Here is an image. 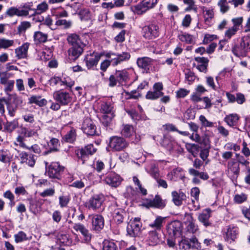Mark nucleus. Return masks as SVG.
<instances>
[{"label": "nucleus", "mask_w": 250, "mask_h": 250, "mask_svg": "<svg viewBox=\"0 0 250 250\" xmlns=\"http://www.w3.org/2000/svg\"><path fill=\"white\" fill-rule=\"evenodd\" d=\"M123 179L118 174L113 171H111L105 174L104 176L103 181L105 184L112 187L116 188L121 183Z\"/></svg>", "instance_id": "14"}, {"label": "nucleus", "mask_w": 250, "mask_h": 250, "mask_svg": "<svg viewBox=\"0 0 250 250\" xmlns=\"http://www.w3.org/2000/svg\"><path fill=\"white\" fill-rule=\"evenodd\" d=\"M82 130L87 136L99 135L97 127L94 122L89 118L85 119L82 124Z\"/></svg>", "instance_id": "15"}, {"label": "nucleus", "mask_w": 250, "mask_h": 250, "mask_svg": "<svg viewBox=\"0 0 250 250\" xmlns=\"http://www.w3.org/2000/svg\"><path fill=\"white\" fill-rule=\"evenodd\" d=\"M47 144L50 148L47 150L43 152V154L44 155H46L50 153L59 151L58 146H60V142L58 139L52 138L49 142L47 143Z\"/></svg>", "instance_id": "28"}, {"label": "nucleus", "mask_w": 250, "mask_h": 250, "mask_svg": "<svg viewBox=\"0 0 250 250\" xmlns=\"http://www.w3.org/2000/svg\"><path fill=\"white\" fill-rule=\"evenodd\" d=\"M250 37L244 36L241 38L239 43L232 48V52L237 57H246L250 52Z\"/></svg>", "instance_id": "4"}, {"label": "nucleus", "mask_w": 250, "mask_h": 250, "mask_svg": "<svg viewBox=\"0 0 250 250\" xmlns=\"http://www.w3.org/2000/svg\"><path fill=\"white\" fill-rule=\"evenodd\" d=\"M238 233V229L235 227L229 228L226 232V240L229 241H234L237 238Z\"/></svg>", "instance_id": "34"}, {"label": "nucleus", "mask_w": 250, "mask_h": 250, "mask_svg": "<svg viewBox=\"0 0 250 250\" xmlns=\"http://www.w3.org/2000/svg\"><path fill=\"white\" fill-rule=\"evenodd\" d=\"M189 173L194 176H199L200 178L203 180H207L208 178V176L206 173L200 172L199 171L194 169L190 168L189 169Z\"/></svg>", "instance_id": "52"}, {"label": "nucleus", "mask_w": 250, "mask_h": 250, "mask_svg": "<svg viewBox=\"0 0 250 250\" xmlns=\"http://www.w3.org/2000/svg\"><path fill=\"white\" fill-rule=\"evenodd\" d=\"M35 155L32 154H29L26 152H21L19 154L21 159V163H26L30 167H33L36 163Z\"/></svg>", "instance_id": "22"}, {"label": "nucleus", "mask_w": 250, "mask_h": 250, "mask_svg": "<svg viewBox=\"0 0 250 250\" xmlns=\"http://www.w3.org/2000/svg\"><path fill=\"white\" fill-rule=\"evenodd\" d=\"M9 152L6 149H0V161L6 163L10 161Z\"/></svg>", "instance_id": "46"}, {"label": "nucleus", "mask_w": 250, "mask_h": 250, "mask_svg": "<svg viewBox=\"0 0 250 250\" xmlns=\"http://www.w3.org/2000/svg\"><path fill=\"white\" fill-rule=\"evenodd\" d=\"M73 229L77 231H79L83 236V240L86 243L91 241L92 235L83 224L80 223L75 224Z\"/></svg>", "instance_id": "21"}, {"label": "nucleus", "mask_w": 250, "mask_h": 250, "mask_svg": "<svg viewBox=\"0 0 250 250\" xmlns=\"http://www.w3.org/2000/svg\"><path fill=\"white\" fill-rule=\"evenodd\" d=\"M142 34L143 36L146 39H154L159 36V26L158 25L154 23L146 25L142 28Z\"/></svg>", "instance_id": "9"}, {"label": "nucleus", "mask_w": 250, "mask_h": 250, "mask_svg": "<svg viewBox=\"0 0 250 250\" xmlns=\"http://www.w3.org/2000/svg\"><path fill=\"white\" fill-rule=\"evenodd\" d=\"M53 97L62 105H68L72 100L71 94L63 90L55 91L53 94Z\"/></svg>", "instance_id": "13"}, {"label": "nucleus", "mask_w": 250, "mask_h": 250, "mask_svg": "<svg viewBox=\"0 0 250 250\" xmlns=\"http://www.w3.org/2000/svg\"><path fill=\"white\" fill-rule=\"evenodd\" d=\"M91 229L96 232H100L104 228V219L100 214H94L91 217Z\"/></svg>", "instance_id": "19"}, {"label": "nucleus", "mask_w": 250, "mask_h": 250, "mask_svg": "<svg viewBox=\"0 0 250 250\" xmlns=\"http://www.w3.org/2000/svg\"><path fill=\"white\" fill-rule=\"evenodd\" d=\"M46 171L49 178L52 179H61V175L63 173L64 167L61 166L58 162H52L50 165L45 162Z\"/></svg>", "instance_id": "5"}, {"label": "nucleus", "mask_w": 250, "mask_h": 250, "mask_svg": "<svg viewBox=\"0 0 250 250\" xmlns=\"http://www.w3.org/2000/svg\"><path fill=\"white\" fill-rule=\"evenodd\" d=\"M30 43L28 42L24 43L21 46L15 49L16 57L19 59H24L27 57V52Z\"/></svg>", "instance_id": "25"}, {"label": "nucleus", "mask_w": 250, "mask_h": 250, "mask_svg": "<svg viewBox=\"0 0 250 250\" xmlns=\"http://www.w3.org/2000/svg\"><path fill=\"white\" fill-rule=\"evenodd\" d=\"M129 143L123 137L113 136L109 138L106 149L112 152L121 151L128 147Z\"/></svg>", "instance_id": "3"}, {"label": "nucleus", "mask_w": 250, "mask_h": 250, "mask_svg": "<svg viewBox=\"0 0 250 250\" xmlns=\"http://www.w3.org/2000/svg\"><path fill=\"white\" fill-rule=\"evenodd\" d=\"M59 205L61 208L66 207L70 200L68 196H61L59 198Z\"/></svg>", "instance_id": "63"}, {"label": "nucleus", "mask_w": 250, "mask_h": 250, "mask_svg": "<svg viewBox=\"0 0 250 250\" xmlns=\"http://www.w3.org/2000/svg\"><path fill=\"white\" fill-rule=\"evenodd\" d=\"M13 74L7 72H0V83L2 84H5L8 82V79L11 77Z\"/></svg>", "instance_id": "54"}, {"label": "nucleus", "mask_w": 250, "mask_h": 250, "mask_svg": "<svg viewBox=\"0 0 250 250\" xmlns=\"http://www.w3.org/2000/svg\"><path fill=\"white\" fill-rule=\"evenodd\" d=\"M171 195L172 201L176 206H180L182 205L183 201L186 200V195L183 192H178L176 191H174L172 192Z\"/></svg>", "instance_id": "27"}, {"label": "nucleus", "mask_w": 250, "mask_h": 250, "mask_svg": "<svg viewBox=\"0 0 250 250\" xmlns=\"http://www.w3.org/2000/svg\"><path fill=\"white\" fill-rule=\"evenodd\" d=\"M103 250H118L117 246L114 242L107 241L104 243Z\"/></svg>", "instance_id": "48"}, {"label": "nucleus", "mask_w": 250, "mask_h": 250, "mask_svg": "<svg viewBox=\"0 0 250 250\" xmlns=\"http://www.w3.org/2000/svg\"><path fill=\"white\" fill-rule=\"evenodd\" d=\"M14 42L12 40L0 38V49H7L13 45Z\"/></svg>", "instance_id": "47"}, {"label": "nucleus", "mask_w": 250, "mask_h": 250, "mask_svg": "<svg viewBox=\"0 0 250 250\" xmlns=\"http://www.w3.org/2000/svg\"><path fill=\"white\" fill-rule=\"evenodd\" d=\"M102 56V53L95 51L85 55L83 61L87 69H94V67L97 66Z\"/></svg>", "instance_id": "11"}, {"label": "nucleus", "mask_w": 250, "mask_h": 250, "mask_svg": "<svg viewBox=\"0 0 250 250\" xmlns=\"http://www.w3.org/2000/svg\"><path fill=\"white\" fill-rule=\"evenodd\" d=\"M105 56L107 58L112 57V66H116L123 62L128 61L130 59L131 55L129 52H122L121 53L109 52L106 53Z\"/></svg>", "instance_id": "7"}, {"label": "nucleus", "mask_w": 250, "mask_h": 250, "mask_svg": "<svg viewBox=\"0 0 250 250\" xmlns=\"http://www.w3.org/2000/svg\"><path fill=\"white\" fill-rule=\"evenodd\" d=\"M164 218L161 216H158L153 223L149 224V226L154 229V230H160L162 227Z\"/></svg>", "instance_id": "43"}, {"label": "nucleus", "mask_w": 250, "mask_h": 250, "mask_svg": "<svg viewBox=\"0 0 250 250\" xmlns=\"http://www.w3.org/2000/svg\"><path fill=\"white\" fill-rule=\"evenodd\" d=\"M129 75L126 69L116 70L114 74L111 75L109 78V87H114L117 85H124L129 80Z\"/></svg>", "instance_id": "2"}, {"label": "nucleus", "mask_w": 250, "mask_h": 250, "mask_svg": "<svg viewBox=\"0 0 250 250\" xmlns=\"http://www.w3.org/2000/svg\"><path fill=\"white\" fill-rule=\"evenodd\" d=\"M195 221L194 220L187 224L186 229L188 232L194 233L198 230V226L195 225Z\"/></svg>", "instance_id": "57"}, {"label": "nucleus", "mask_w": 250, "mask_h": 250, "mask_svg": "<svg viewBox=\"0 0 250 250\" xmlns=\"http://www.w3.org/2000/svg\"><path fill=\"white\" fill-rule=\"evenodd\" d=\"M231 21L233 23V26L232 27L238 31L239 30V27L242 26L243 18L241 17L233 18L232 19Z\"/></svg>", "instance_id": "56"}, {"label": "nucleus", "mask_w": 250, "mask_h": 250, "mask_svg": "<svg viewBox=\"0 0 250 250\" xmlns=\"http://www.w3.org/2000/svg\"><path fill=\"white\" fill-rule=\"evenodd\" d=\"M16 243H19L28 239L27 235L23 231H20L17 234L14 235Z\"/></svg>", "instance_id": "50"}, {"label": "nucleus", "mask_w": 250, "mask_h": 250, "mask_svg": "<svg viewBox=\"0 0 250 250\" xmlns=\"http://www.w3.org/2000/svg\"><path fill=\"white\" fill-rule=\"evenodd\" d=\"M131 9L134 13L138 15H142L147 10V8H146L145 5L143 4L142 1L138 4L132 7Z\"/></svg>", "instance_id": "44"}, {"label": "nucleus", "mask_w": 250, "mask_h": 250, "mask_svg": "<svg viewBox=\"0 0 250 250\" xmlns=\"http://www.w3.org/2000/svg\"><path fill=\"white\" fill-rule=\"evenodd\" d=\"M161 145L170 151L176 144L175 140L169 135L165 134L160 141Z\"/></svg>", "instance_id": "24"}, {"label": "nucleus", "mask_w": 250, "mask_h": 250, "mask_svg": "<svg viewBox=\"0 0 250 250\" xmlns=\"http://www.w3.org/2000/svg\"><path fill=\"white\" fill-rule=\"evenodd\" d=\"M135 133L134 127L132 125H124L121 130V134L123 136L126 138H129Z\"/></svg>", "instance_id": "36"}, {"label": "nucleus", "mask_w": 250, "mask_h": 250, "mask_svg": "<svg viewBox=\"0 0 250 250\" xmlns=\"http://www.w3.org/2000/svg\"><path fill=\"white\" fill-rule=\"evenodd\" d=\"M48 34L41 31H36L33 36L34 42L35 44L39 45L44 43L47 41Z\"/></svg>", "instance_id": "30"}, {"label": "nucleus", "mask_w": 250, "mask_h": 250, "mask_svg": "<svg viewBox=\"0 0 250 250\" xmlns=\"http://www.w3.org/2000/svg\"><path fill=\"white\" fill-rule=\"evenodd\" d=\"M24 104L22 98L17 95L13 96L12 101L7 100L6 105L9 116L12 117H14L17 109L22 107Z\"/></svg>", "instance_id": "6"}, {"label": "nucleus", "mask_w": 250, "mask_h": 250, "mask_svg": "<svg viewBox=\"0 0 250 250\" xmlns=\"http://www.w3.org/2000/svg\"><path fill=\"white\" fill-rule=\"evenodd\" d=\"M147 241L150 246H155L159 243L160 240L157 231L150 230L148 233Z\"/></svg>", "instance_id": "31"}, {"label": "nucleus", "mask_w": 250, "mask_h": 250, "mask_svg": "<svg viewBox=\"0 0 250 250\" xmlns=\"http://www.w3.org/2000/svg\"><path fill=\"white\" fill-rule=\"evenodd\" d=\"M67 41L71 45V47L68 50L69 56L71 60L75 61L83 53L85 44L82 41L79 36L76 34H73L69 36L67 38Z\"/></svg>", "instance_id": "1"}, {"label": "nucleus", "mask_w": 250, "mask_h": 250, "mask_svg": "<svg viewBox=\"0 0 250 250\" xmlns=\"http://www.w3.org/2000/svg\"><path fill=\"white\" fill-rule=\"evenodd\" d=\"M182 224L181 222L175 220L171 222L167 226V232L169 236L176 238L179 237L182 233Z\"/></svg>", "instance_id": "12"}, {"label": "nucleus", "mask_w": 250, "mask_h": 250, "mask_svg": "<svg viewBox=\"0 0 250 250\" xmlns=\"http://www.w3.org/2000/svg\"><path fill=\"white\" fill-rule=\"evenodd\" d=\"M178 37L180 41L182 42H185L188 44L194 43L195 42L193 36L186 32L179 35Z\"/></svg>", "instance_id": "40"}, {"label": "nucleus", "mask_w": 250, "mask_h": 250, "mask_svg": "<svg viewBox=\"0 0 250 250\" xmlns=\"http://www.w3.org/2000/svg\"><path fill=\"white\" fill-rule=\"evenodd\" d=\"M142 223L141 222V218L135 217L131 220L130 224L127 227V233L128 235L132 237H136L139 235L141 232V229Z\"/></svg>", "instance_id": "10"}, {"label": "nucleus", "mask_w": 250, "mask_h": 250, "mask_svg": "<svg viewBox=\"0 0 250 250\" xmlns=\"http://www.w3.org/2000/svg\"><path fill=\"white\" fill-rule=\"evenodd\" d=\"M4 130L9 133H11L19 126V123L17 120L15 119L12 121H7L3 123Z\"/></svg>", "instance_id": "35"}, {"label": "nucleus", "mask_w": 250, "mask_h": 250, "mask_svg": "<svg viewBox=\"0 0 250 250\" xmlns=\"http://www.w3.org/2000/svg\"><path fill=\"white\" fill-rule=\"evenodd\" d=\"M217 39V36L216 35H211L209 34H206L204 36V38L203 41V43L204 44H207L214 40Z\"/></svg>", "instance_id": "58"}, {"label": "nucleus", "mask_w": 250, "mask_h": 250, "mask_svg": "<svg viewBox=\"0 0 250 250\" xmlns=\"http://www.w3.org/2000/svg\"><path fill=\"white\" fill-rule=\"evenodd\" d=\"M76 138V130L72 128L62 137V139L65 142L73 143L75 141Z\"/></svg>", "instance_id": "38"}, {"label": "nucleus", "mask_w": 250, "mask_h": 250, "mask_svg": "<svg viewBox=\"0 0 250 250\" xmlns=\"http://www.w3.org/2000/svg\"><path fill=\"white\" fill-rule=\"evenodd\" d=\"M101 110L104 114L114 113L113 104L110 102H103L101 105Z\"/></svg>", "instance_id": "39"}, {"label": "nucleus", "mask_w": 250, "mask_h": 250, "mask_svg": "<svg viewBox=\"0 0 250 250\" xmlns=\"http://www.w3.org/2000/svg\"><path fill=\"white\" fill-rule=\"evenodd\" d=\"M114 116V113L104 114L100 120L102 124L107 127L110 125Z\"/></svg>", "instance_id": "42"}, {"label": "nucleus", "mask_w": 250, "mask_h": 250, "mask_svg": "<svg viewBox=\"0 0 250 250\" xmlns=\"http://www.w3.org/2000/svg\"><path fill=\"white\" fill-rule=\"evenodd\" d=\"M199 120L201 121L202 125L205 126L213 127L214 126L215 124H216L215 123L208 121L204 115H201L199 117Z\"/></svg>", "instance_id": "60"}, {"label": "nucleus", "mask_w": 250, "mask_h": 250, "mask_svg": "<svg viewBox=\"0 0 250 250\" xmlns=\"http://www.w3.org/2000/svg\"><path fill=\"white\" fill-rule=\"evenodd\" d=\"M96 151L97 149L90 144L76 151V154L78 160L82 161V164H84L89 159V156L92 155Z\"/></svg>", "instance_id": "8"}, {"label": "nucleus", "mask_w": 250, "mask_h": 250, "mask_svg": "<svg viewBox=\"0 0 250 250\" xmlns=\"http://www.w3.org/2000/svg\"><path fill=\"white\" fill-rule=\"evenodd\" d=\"M154 60L152 59L144 57L138 58L137 59L136 63L138 66L142 70L143 73H150L152 70V66L153 64Z\"/></svg>", "instance_id": "16"}, {"label": "nucleus", "mask_w": 250, "mask_h": 250, "mask_svg": "<svg viewBox=\"0 0 250 250\" xmlns=\"http://www.w3.org/2000/svg\"><path fill=\"white\" fill-rule=\"evenodd\" d=\"M28 104H35L40 107H42L47 104V101L45 99H41V96L33 95L28 99Z\"/></svg>", "instance_id": "32"}, {"label": "nucleus", "mask_w": 250, "mask_h": 250, "mask_svg": "<svg viewBox=\"0 0 250 250\" xmlns=\"http://www.w3.org/2000/svg\"><path fill=\"white\" fill-rule=\"evenodd\" d=\"M104 201V197L103 194H95L86 202L85 206L88 209L96 210L101 207Z\"/></svg>", "instance_id": "17"}, {"label": "nucleus", "mask_w": 250, "mask_h": 250, "mask_svg": "<svg viewBox=\"0 0 250 250\" xmlns=\"http://www.w3.org/2000/svg\"><path fill=\"white\" fill-rule=\"evenodd\" d=\"M125 215L126 213L123 210L116 209L113 213V219L117 225L121 224L124 222V216Z\"/></svg>", "instance_id": "33"}, {"label": "nucleus", "mask_w": 250, "mask_h": 250, "mask_svg": "<svg viewBox=\"0 0 250 250\" xmlns=\"http://www.w3.org/2000/svg\"><path fill=\"white\" fill-rule=\"evenodd\" d=\"M40 129V126L38 123H35L33 125H30L29 128L22 127L21 129L22 133L27 137L38 136V131Z\"/></svg>", "instance_id": "23"}, {"label": "nucleus", "mask_w": 250, "mask_h": 250, "mask_svg": "<svg viewBox=\"0 0 250 250\" xmlns=\"http://www.w3.org/2000/svg\"><path fill=\"white\" fill-rule=\"evenodd\" d=\"M237 31V30L232 27L229 28L225 32L224 40L225 41H228L230 40L232 36H234L236 34Z\"/></svg>", "instance_id": "51"}, {"label": "nucleus", "mask_w": 250, "mask_h": 250, "mask_svg": "<svg viewBox=\"0 0 250 250\" xmlns=\"http://www.w3.org/2000/svg\"><path fill=\"white\" fill-rule=\"evenodd\" d=\"M228 173L232 174L233 178H237L239 173V165L236 161L231 160L228 163Z\"/></svg>", "instance_id": "26"}, {"label": "nucleus", "mask_w": 250, "mask_h": 250, "mask_svg": "<svg viewBox=\"0 0 250 250\" xmlns=\"http://www.w3.org/2000/svg\"><path fill=\"white\" fill-rule=\"evenodd\" d=\"M149 173L155 180L160 177L159 169L155 165L151 166Z\"/></svg>", "instance_id": "61"}, {"label": "nucleus", "mask_w": 250, "mask_h": 250, "mask_svg": "<svg viewBox=\"0 0 250 250\" xmlns=\"http://www.w3.org/2000/svg\"><path fill=\"white\" fill-rule=\"evenodd\" d=\"M48 9V6L47 3L45 1L42 2L38 5L37 8L33 10V13L31 15L34 16L36 15H40L45 12Z\"/></svg>", "instance_id": "41"}, {"label": "nucleus", "mask_w": 250, "mask_h": 250, "mask_svg": "<svg viewBox=\"0 0 250 250\" xmlns=\"http://www.w3.org/2000/svg\"><path fill=\"white\" fill-rule=\"evenodd\" d=\"M137 90H132L130 92L125 91V93L126 96H128L127 99H137L139 97L141 96V94L137 91Z\"/></svg>", "instance_id": "59"}, {"label": "nucleus", "mask_w": 250, "mask_h": 250, "mask_svg": "<svg viewBox=\"0 0 250 250\" xmlns=\"http://www.w3.org/2000/svg\"><path fill=\"white\" fill-rule=\"evenodd\" d=\"M239 117L237 114H230L227 115L224 119L225 122L230 126L236 125Z\"/></svg>", "instance_id": "37"}, {"label": "nucleus", "mask_w": 250, "mask_h": 250, "mask_svg": "<svg viewBox=\"0 0 250 250\" xmlns=\"http://www.w3.org/2000/svg\"><path fill=\"white\" fill-rule=\"evenodd\" d=\"M210 213L211 210L209 208H206L198 216V218L199 221L202 223L206 227L210 225V223L209 221V218L210 217Z\"/></svg>", "instance_id": "29"}, {"label": "nucleus", "mask_w": 250, "mask_h": 250, "mask_svg": "<svg viewBox=\"0 0 250 250\" xmlns=\"http://www.w3.org/2000/svg\"><path fill=\"white\" fill-rule=\"evenodd\" d=\"M162 96H163L159 93L153 90V91H148L146 95V98L148 100H155Z\"/></svg>", "instance_id": "55"}, {"label": "nucleus", "mask_w": 250, "mask_h": 250, "mask_svg": "<svg viewBox=\"0 0 250 250\" xmlns=\"http://www.w3.org/2000/svg\"><path fill=\"white\" fill-rule=\"evenodd\" d=\"M184 117L186 120H193L195 117L194 111L192 109H188L184 115Z\"/></svg>", "instance_id": "62"}, {"label": "nucleus", "mask_w": 250, "mask_h": 250, "mask_svg": "<svg viewBox=\"0 0 250 250\" xmlns=\"http://www.w3.org/2000/svg\"><path fill=\"white\" fill-rule=\"evenodd\" d=\"M190 241L189 244L191 246V248L193 249L201 250L202 247L201 243L198 242V239L195 236L192 237L189 239Z\"/></svg>", "instance_id": "53"}, {"label": "nucleus", "mask_w": 250, "mask_h": 250, "mask_svg": "<svg viewBox=\"0 0 250 250\" xmlns=\"http://www.w3.org/2000/svg\"><path fill=\"white\" fill-rule=\"evenodd\" d=\"M143 205L146 208H154L159 209L164 208L166 205V201L163 200L161 196L157 194L153 199H146Z\"/></svg>", "instance_id": "18"}, {"label": "nucleus", "mask_w": 250, "mask_h": 250, "mask_svg": "<svg viewBox=\"0 0 250 250\" xmlns=\"http://www.w3.org/2000/svg\"><path fill=\"white\" fill-rule=\"evenodd\" d=\"M189 242L190 241L188 238L184 237L179 242V248L184 250H187L191 249V246L189 244Z\"/></svg>", "instance_id": "49"}, {"label": "nucleus", "mask_w": 250, "mask_h": 250, "mask_svg": "<svg viewBox=\"0 0 250 250\" xmlns=\"http://www.w3.org/2000/svg\"><path fill=\"white\" fill-rule=\"evenodd\" d=\"M247 196L246 194L242 193L241 194H236L235 195L234 200L235 203L241 204L247 200Z\"/></svg>", "instance_id": "64"}, {"label": "nucleus", "mask_w": 250, "mask_h": 250, "mask_svg": "<svg viewBox=\"0 0 250 250\" xmlns=\"http://www.w3.org/2000/svg\"><path fill=\"white\" fill-rule=\"evenodd\" d=\"M202 144H193L190 148V152L195 157L200 152V156L202 160L205 161L208 156V150L207 148L203 149Z\"/></svg>", "instance_id": "20"}, {"label": "nucleus", "mask_w": 250, "mask_h": 250, "mask_svg": "<svg viewBox=\"0 0 250 250\" xmlns=\"http://www.w3.org/2000/svg\"><path fill=\"white\" fill-rule=\"evenodd\" d=\"M31 25L30 22L24 21L21 22L18 27L17 34L21 35L23 33H25L26 30L31 27Z\"/></svg>", "instance_id": "45"}]
</instances>
